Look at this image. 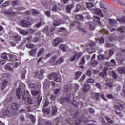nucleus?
<instances>
[{
    "label": "nucleus",
    "instance_id": "9",
    "mask_svg": "<svg viewBox=\"0 0 125 125\" xmlns=\"http://www.w3.org/2000/svg\"><path fill=\"white\" fill-rule=\"evenodd\" d=\"M73 25L74 26L77 27V29H79V30H80V31H82V32H84V33H86L85 29L80 27L81 26V23L78 21H75L73 23Z\"/></svg>",
    "mask_w": 125,
    "mask_h": 125
},
{
    "label": "nucleus",
    "instance_id": "24",
    "mask_svg": "<svg viewBox=\"0 0 125 125\" xmlns=\"http://www.w3.org/2000/svg\"><path fill=\"white\" fill-rule=\"evenodd\" d=\"M94 12L95 14H97V15H99L101 17H103V14H102V13H101V10H100V9H96Z\"/></svg>",
    "mask_w": 125,
    "mask_h": 125
},
{
    "label": "nucleus",
    "instance_id": "5",
    "mask_svg": "<svg viewBox=\"0 0 125 125\" xmlns=\"http://www.w3.org/2000/svg\"><path fill=\"white\" fill-rule=\"evenodd\" d=\"M93 96H94V98L95 99H97V100H99L100 97L103 99V100H104L105 101H107V99L105 98V96H104L103 94H101L99 93H97L95 94H92Z\"/></svg>",
    "mask_w": 125,
    "mask_h": 125
},
{
    "label": "nucleus",
    "instance_id": "12",
    "mask_svg": "<svg viewBox=\"0 0 125 125\" xmlns=\"http://www.w3.org/2000/svg\"><path fill=\"white\" fill-rule=\"evenodd\" d=\"M60 42H61V38H56L54 40V42L53 43V46H57V45H58V44H59V43H60Z\"/></svg>",
    "mask_w": 125,
    "mask_h": 125
},
{
    "label": "nucleus",
    "instance_id": "59",
    "mask_svg": "<svg viewBox=\"0 0 125 125\" xmlns=\"http://www.w3.org/2000/svg\"><path fill=\"white\" fill-rule=\"evenodd\" d=\"M94 82V80L91 78H89L87 80V82H88L89 83H92Z\"/></svg>",
    "mask_w": 125,
    "mask_h": 125
},
{
    "label": "nucleus",
    "instance_id": "11",
    "mask_svg": "<svg viewBox=\"0 0 125 125\" xmlns=\"http://www.w3.org/2000/svg\"><path fill=\"white\" fill-rule=\"evenodd\" d=\"M108 71V67H104L103 69V72H101L99 73V76L105 78V76H107V71Z\"/></svg>",
    "mask_w": 125,
    "mask_h": 125
},
{
    "label": "nucleus",
    "instance_id": "50",
    "mask_svg": "<svg viewBox=\"0 0 125 125\" xmlns=\"http://www.w3.org/2000/svg\"><path fill=\"white\" fill-rule=\"evenodd\" d=\"M112 77L115 80H117V79H118V76L114 71H112Z\"/></svg>",
    "mask_w": 125,
    "mask_h": 125
},
{
    "label": "nucleus",
    "instance_id": "31",
    "mask_svg": "<svg viewBox=\"0 0 125 125\" xmlns=\"http://www.w3.org/2000/svg\"><path fill=\"white\" fill-rule=\"evenodd\" d=\"M90 64L92 67H96V66H97V64H98V62H97V61L94 60L91 62Z\"/></svg>",
    "mask_w": 125,
    "mask_h": 125
},
{
    "label": "nucleus",
    "instance_id": "6",
    "mask_svg": "<svg viewBox=\"0 0 125 125\" xmlns=\"http://www.w3.org/2000/svg\"><path fill=\"white\" fill-rule=\"evenodd\" d=\"M2 13L7 16H15V12L11 10H5L3 11Z\"/></svg>",
    "mask_w": 125,
    "mask_h": 125
},
{
    "label": "nucleus",
    "instance_id": "40",
    "mask_svg": "<svg viewBox=\"0 0 125 125\" xmlns=\"http://www.w3.org/2000/svg\"><path fill=\"white\" fill-rule=\"evenodd\" d=\"M98 60H104L105 59V55H100L97 57Z\"/></svg>",
    "mask_w": 125,
    "mask_h": 125
},
{
    "label": "nucleus",
    "instance_id": "47",
    "mask_svg": "<svg viewBox=\"0 0 125 125\" xmlns=\"http://www.w3.org/2000/svg\"><path fill=\"white\" fill-rule=\"evenodd\" d=\"M2 6L4 7H6V6H9V2L8 1H6L2 4Z\"/></svg>",
    "mask_w": 125,
    "mask_h": 125
},
{
    "label": "nucleus",
    "instance_id": "28",
    "mask_svg": "<svg viewBox=\"0 0 125 125\" xmlns=\"http://www.w3.org/2000/svg\"><path fill=\"white\" fill-rule=\"evenodd\" d=\"M117 31L119 32V33H125V27L123 26H121L117 29Z\"/></svg>",
    "mask_w": 125,
    "mask_h": 125
},
{
    "label": "nucleus",
    "instance_id": "18",
    "mask_svg": "<svg viewBox=\"0 0 125 125\" xmlns=\"http://www.w3.org/2000/svg\"><path fill=\"white\" fill-rule=\"evenodd\" d=\"M11 109L13 111H16L17 110H18V104H17L16 103H13L11 106Z\"/></svg>",
    "mask_w": 125,
    "mask_h": 125
},
{
    "label": "nucleus",
    "instance_id": "62",
    "mask_svg": "<svg viewBox=\"0 0 125 125\" xmlns=\"http://www.w3.org/2000/svg\"><path fill=\"white\" fill-rule=\"evenodd\" d=\"M106 97L107 98H109V99H112V98H113V95L111 94H108L106 95Z\"/></svg>",
    "mask_w": 125,
    "mask_h": 125
},
{
    "label": "nucleus",
    "instance_id": "39",
    "mask_svg": "<svg viewBox=\"0 0 125 125\" xmlns=\"http://www.w3.org/2000/svg\"><path fill=\"white\" fill-rule=\"evenodd\" d=\"M42 111L43 114H44V115H48L49 114V112H50V109H43Z\"/></svg>",
    "mask_w": 125,
    "mask_h": 125
},
{
    "label": "nucleus",
    "instance_id": "52",
    "mask_svg": "<svg viewBox=\"0 0 125 125\" xmlns=\"http://www.w3.org/2000/svg\"><path fill=\"white\" fill-rule=\"evenodd\" d=\"M42 99V96H39L37 99V103H38V105H40V103H41V101Z\"/></svg>",
    "mask_w": 125,
    "mask_h": 125
},
{
    "label": "nucleus",
    "instance_id": "2",
    "mask_svg": "<svg viewBox=\"0 0 125 125\" xmlns=\"http://www.w3.org/2000/svg\"><path fill=\"white\" fill-rule=\"evenodd\" d=\"M48 78L49 80H52V79L55 81V82H59L61 81V78H60V76L58 75V74H56L55 73H53L48 75Z\"/></svg>",
    "mask_w": 125,
    "mask_h": 125
},
{
    "label": "nucleus",
    "instance_id": "17",
    "mask_svg": "<svg viewBox=\"0 0 125 125\" xmlns=\"http://www.w3.org/2000/svg\"><path fill=\"white\" fill-rule=\"evenodd\" d=\"M8 83V82L7 80H3L2 81V85L1 87V88L2 90H3V89H4V88H5V87H6Z\"/></svg>",
    "mask_w": 125,
    "mask_h": 125
},
{
    "label": "nucleus",
    "instance_id": "8",
    "mask_svg": "<svg viewBox=\"0 0 125 125\" xmlns=\"http://www.w3.org/2000/svg\"><path fill=\"white\" fill-rule=\"evenodd\" d=\"M21 25L24 28H28L31 26V22L25 20H22L21 21Z\"/></svg>",
    "mask_w": 125,
    "mask_h": 125
},
{
    "label": "nucleus",
    "instance_id": "55",
    "mask_svg": "<svg viewBox=\"0 0 125 125\" xmlns=\"http://www.w3.org/2000/svg\"><path fill=\"white\" fill-rule=\"evenodd\" d=\"M5 69L7 71H13V68H12V67L9 66H6Z\"/></svg>",
    "mask_w": 125,
    "mask_h": 125
},
{
    "label": "nucleus",
    "instance_id": "36",
    "mask_svg": "<svg viewBox=\"0 0 125 125\" xmlns=\"http://www.w3.org/2000/svg\"><path fill=\"white\" fill-rule=\"evenodd\" d=\"M117 21L119 22V23H125V17H122L120 19H118Z\"/></svg>",
    "mask_w": 125,
    "mask_h": 125
},
{
    "label": "nucleus",
    "instance_id": "41",
    "mask_svg": "<svg viewBox=\"0 0 125 125\" xmlns=\"http://www.w3.org/2000/svg\"><path fill=\"white\" fill-rule=\"evenodd\" d=\"M71 104L73 105L74 107H79V103L77 101H73L71 103Z\"/></svg>",
    "mask_w": 125,
    "mask_h": 125
},
{
    "label": "nucleus",
    "instance_id": "13",
    "mask_svg": "<svg viewBox=\"0 0 125 125\" xmlns=\"http://www.w3.org/2000/svg\"><path fill=\"white\" fill-rule=\"evenodd\" d=\"M85 116L82 115L81 117H80L79 119L75 121V125H81V123L83 122V119Z\"/></svg>",
    "mask_w": 125,
    "mask_h": 125
},
{
    "label": "nucleus",
    "instance_id": "48",
    "mask_svg": "<svg viewBox=\"0 0 125 125\" xmlns=\"http://www.w3.org/2000/svg\"><path fill=\"white\" fill-rule=\"evenodd\" d=\"M87 5V7L89 9L91 8V7H93V4H92V3H87L86 4Z\"/></svg>",
    "mask_w": 125,
    "mask_h": 125
},
{
    "label": "nucleus",
    "instance_id": "19",
    "mask_svg": "<svg viewBox=\"0 0 125 125\" xmlns=\"http://www.w3.org/2000/svg\"><path fill=\"white\" fill-rule=\"evenodd\" d=\"M2 114L4 117H7V116H9V115L10 114V111H9L8 109H3Z\"/></svg>",
    "mask_w": 125,
    "mask_h": 125
},
{
    "label": "nucleus",
    "instance_id": "4",
    "mask_svg": "<svg viewBox=\"0 0 125 125\" xmlns=\"http://www.w3.org/2000/svg\"><path fill=\"white\" fill-rule=\"evenodd\" d=\"M34 77L35 78H37L38 79H41V77L43 76V74H44V70L41 69L40 72L36 71L34 73Z\"/></svg>",
    "mask_w": 125,
    "mask_h": 125
},
{
    "label": "nucleus",
    "instance_id": "57",
    "mask_svg": "<svg viewBox=\"0 0 125 125\" xmlns=\"http://www.w3.org/2000/svg\"><path fill=\"white\" fill-rule=\"evenodd\" d=\"M20 120L21 121V122H23L25 121V116H24V115H21L20 116Z\"/></svg>",
    "mask_w": 125,
    "mask_h": 125
},
{
    "label": "nucleus",
    "instance_id": "27",
    "mask_svg": "<svg viewBox=\"0 0 125 125\" xmlns=\"http://www.w3.org/2000/svg\"><path fill=\"white\" fill-rule=\"evenodd\" d=\"M27 117L29 119H31L32 123H35L36 122V118H35V116L32 114H28L27 115Z\"/></svg>",
    "mask_w": 125,
    "mask_h": 125
},
{
    "label": "nucleus",
    "instance_id": "29",
    "mask_svg": "<svg viewBox=\"0 0 125 125\" xmlns=\"http://www.w3.org/2000/svg\"><path fill=\"white\" fill-rule=\"evenodd\" d=\"M60 48H61L62 51L66 52L67 51V48H68V46L65 45H61L60 46Z\"/></svg>",
    "mask_w": 125,
    "mask_h": 125
},
{
    "label": "nucleus",
    "instance_id": "53",
    "mask_svg": "<svg viewBox=\"0 0 125 125\" xmlns=\"http://www.w3.org/2000/svg\"><path fill=\"white\" fill-rule=\"evenodd\" d=\"M18 4V1L15 0V1H13L12 3V6H16Z\"/></svg>",
    "mask_w": 125,
    "mask_h": 125
},
{
    "label": "nucleus",
    "instance_id": "64",
    "mask_svg": "<svg viewBox=\"0 0 125 125\" xmlns=\"http://www.w3.org/2000/svg\"><path fill=\"white\" fill-rule=\"evenodd\" d=\"M89 112L90 113V114H94V109L90 108H89Z\"/></svg>",
    "mask_w": 125,
    "mask_h": 125
},
{
    "label": "nucleus",
    "instance_id": "23",
    "mask_svg": "<svg viewBox=\"0 0 125 125\" xmlns=\"http://www.w3.org/2000/svg\"><path fill=\"white\" fill-rule=\"evenodd\" d=\"M109 20V23L110 24L111 26H115L117 24V21L113 19H110Z\"/></svg>",
    "mask_w": 125,
    "mask_h": 125
},
{
    "label": "nucleus",
    "instance_id": "35",
    "mask_svg": "<svg viewBox=\"0 0 125 125\" xmlns=\"http://www.w3.org/2000/svg\"><path fill=\"white\" fill-rule=\"evenodd\" d=\"M100 32L101 34H105L106 35L109 34V32L108 31V30H107L105 28L102 29Z\"/></svg>",
    "mask_w": 125,
    "mask_h": 125
},
{
    "label": "nucleus",
    "instance_id": "38",
    "mask_svg": "<svg viewBox=\"0 0 125 125\" xmlns=\"http://www.w3.org/2000/svg\"><path fill=\"white\" fill-rule=\"evenodd\" d=\"M76 19L78 20H83V16L82 15H76Z\"/></svg>",
    "mask_w": 125,
    "mask_h": 125
},
{
    "label": "nucleus",
    "instance_id": "32",
    "mask_svg": "<svg viewBox=\"0 0 125 125\" xmlns=\"http://www.w3.org/2000/svg\"><path fill=\"white\" fill-rule=\"evenodd\" d=\"M38 50L37 48H34L30 51V54L32 56H34L37 53V51Z\"/></svg>",
    "mask_w": 125,
    "mask_h": 125
},
{
    "label": "nucleus",
    "instance_id": "58",
    "mask_svg": "<svg viewBox=\"0 0 125 125\" xmlns=\"http://www.w3.org/2000/svg\"><path fill=\"white\" fill-rule=\"evenodd\" d=\"M32 14H39V13H40V12H39V11L36 9H32Z\"/></svg>",
    "mask_w": 125,
    "mask_h": 125
},
{
    "label": "nucleus",
    "instance_id": "44",
    "mask_svg": "<svg viewBox=\"0 0 125 125\" xmlns=\"http://www.w3.org/2000/svg\"><path fill=\"white\" fill-rule=\"evenodd\" d=\"M82 75V72L81 71H77L76 73V79H79L80 76Z\"/></svg>",
    "mask_w": 125,
    "mask_h": 125
},
{
    "label": "nucleus",
    "instance_id": "16",
    "mask_svg": "<svg viewBox=\"0 0 125 125\" xmlns=\"http://www.w3.org/2000/svg\"><path fill=\"white\" fill-rule=\"evenodd\" d=\"M17 30L18 32H19L20 34H21V35H23V36H26V35H28V33H29L28 31H25L24 30L21 29L20 28H17Z\"/></svg>",
    "mask_w": 125,
    "mask_h": 125
},
{
    "label": "nucleus",
    "instance_id": "33",
    "mask_svg": "<svg viewBox=\"0 0 125 125\" xmlns=\"http://www.w3.org/2000/svg\"><path fill=\"white\" fill-rule=\"evenodd\" d=\"M44 48H42L41 49H40L38 53H37V56L39 57V56H41V55H42V53H43V52H44Z\"/></svg>",
    "mask_w": 125,
    "mask_h": 125
},
{
    "label": "nucleus",
    "instance_id": "10",
    "mask_svg": "<svg viewBox=\"0 0 125 125\" xmlns=\"http://www.w3.org/2000/svg\"><path fill=\"white\" fill-rule=\"evenodd\" d=\"M89 89H90V86H89V85L87 83L84 84L83 88V92H84V93H87V92L89 91Z\"/></svg>",
    "mask_w": 125,
    "mask_h": 125
},
{
    "label": "nucleus",
    "instance_id": "3",
    "mask_svg": "<svg viewBox=\"0 0 125 125\" xmlns=\"http://www.w3.org/2000/svg\"><path fill=\"white\" fill-rule=\"evenodd\" d=\"M69 97L70 98H68V97H63V98H62L60 100V102L61 103V104H63V103H65V102H67L69 103L70 102V101H71V100H73L74 99V98H75L74 94H71L69 96Z\"/></svg>",
    "mask_w": 125,
    "mask_h": 125
},
{
    "label": "nucleus",
    "instance_id": "56",
    "mask_svg": "<svg viewBox=\"0 0 125 125\" xmlns=\"http://www.w3.org/2000/svg\"><path fill=\"white\" fill-rule=\"evenodd\" d=\"M42 26V21L38 23H37L35 26L34 28H40Z\"/></svg>",
    "mask_w": 125,
    "mask_h": 125
},
{
    "label": "nucleus",
    "instance_id": "34",
    "mask_svg": "<svg viewBox=\"0 0 125 125\" xmlns=\"http://www.w3.org/2000/svg\"><path fill=\"white\" fill-rule=\"evenodd\" d=\"M69 90H71V86L65 85L64 88V91L65 92H68Z\"/></svg>",
    "mask_w": 125,
    "mask_h": 125
},
{
    "label": "nucleus",
    "instance_id": "30",
    "mask_svg": "<svg viewBox=\"0 0 125 125\" xmlns=\"http://www.w3.org/2000/svg\"><path fill=\"white\" fill-rule=\"evenodd\" d=\"M57 113V107L54 106L52 108V115H55Z\"/></svg>",
    "mask_w": 125,
    "mask_h": 125
},
{
    "label": "nucleus",
    "instance_id": "25",
    "mask_svg": "<svg viewBox=\"0 0 125 125\" xmlns=\"http://www.w3.org/2000/svg\"><path fill=\"white\" fill-rule=\"evenodd\" d=\"M117 71L120 73V74H123L125 73V67H119Z\"/></svg>",
    "mask_w": 125,
    "mask_h": 125
},
{
    "label": "nucleus",
    "instance_id": "21",
    "mask_svg": "<svg viewBox=\"0 0 125 125\" xmlns=\"http://www.w3.org/2000/svg\"><path fill=\"white\" fill-rule=\"evenodd\" d=\"M62 24H63V23H62L61 20H59L58 21H54L53 25L55 27H56L57 26H60V25H62Z\"/></svg>",
    "mask_w": 125,
    "mask_h": 125
},
{
    "label": "nucleus",
    "instance_id": "43",
    "mask_svg": "<svg viewBox=\"0 0 125 125\" xmlns=\"http://www.w3.org/2000/svg\"><path fill=\"white\" fill-rule=\"evenodd\" d=\"M26 47L27 48L32 49V48H34V47H35V45H34L33 44H26Z\"/></svg>",
    "mask_w": 125,
    "mask_h": 125
},
{
    "label": "nucleus",
    "instance_id": "63",
    "mask_svg": "<svg viewBox=\"0 0 125 125\" xmlns=\"http://www.w3.org/2000/svg\"><path fill=\"white\" fill-rule=\"evenodd\" d=\"M114 54V49H112L109 50V55L110 56H112Z\"/></svg>",
    "mask_w": 125,
    "mask_h": 125
},
{
    "label": "nucleus",
    "instance_id": "60",
    "mask_svg": "<svg viewBox=\"0 0 125 125\" xmlns=\"http://www.w3.org/2000/svg\"><path fill=\"white\" fill-rule=\"evenodd\" d=\"M80 9H81V5L80 4H78L76 6V11H80Z\"/></svg>",
    "mask_w": 125,
    "mask_h": 125
},
{
    "label": "nucleus",
    "instance_id": "37",
    "mask_svg": "<svg viewBox=\"0 0 125 125\" xmlns=\"http://www.w3.org/2000/svg\"><path fill=\"white\" fill-rule=\"evenodd\" d=\"M84 58H85L84 56H83L80 62V65H84V64H85V60H84Z\"/></svg>",
    "mask_w": 125,
    "mask_h": 125
},
{
    "label": "nucleus",
    "instance_id": "46",
    "mask_svg": "<svg viewBox=\"0 0 125 125\" xmlns=\"http://www.w3.org/2000/svg\"><path fill=\"white\" fill-rule=\"evenodd\" d=\"M89 45L90 46V47H92V46H94V45H95V42H94L90 41L89 42Z\"/></svg>",
    "mask_w": 125,
    "mask_h": 125
},
{
    "label": "nucleus",
    "instance_id": "61",
    "mask_svg": "<svg viewBox=\"0 0 125 125\" xmlns=\"http://www.w3.org/2000/svg\"><path fill=\"white\" fill-rule=\"evenodd\" d=\"M79 116V111H77V112H75V114L73 115V118H77Z\"/></svg>",
    "mask_w": 125,
    "mask_h": 125
},
{
    "label": "nucleus",
    "instance_id": "7",
    "mask_svg": "<svg viewBox=\"0 0 125 125\" xmlns=\"http://www.w3.org/2000/svg\"><path fill=\"white\" fill-rule=\"evenodd\" d=\"M12 40L16 42V43H19V42H21V36L18 34H16L12 37Z\"/></svg>",
    "mask_w": 125,
    "mask_h": 125
},
{
    "label": "nucleus",
    "instance_id": "1",
    "mask_svg": "<svg viewBox=\"0 0 125 125\" xmlns=\"http://www.w3.org/2000/svg\"><path fill=\"white\" fill-rule=\"evenodd\" d=\"M94 18H96V20H94V23L93 22L89 23V28L91 31H94L95 30V26L96 24L100 26H101V21H100V18L99 17H97L96 16H94Z\"/></svg>",
    "mask_w": 125,
    "mask_h": 125
},
{
    "label": "nucleus",
    "instance_id": "14",
    "mask_svg": "<svg viewBox=\"0 0 125 125\" xmlns=\"http://www.w3.org/2000/svg\"><path fill=\"white\" fill-rule=\"evenodd\" d=\"M17 97L20 99L22 96V89L20 88H19L17 89Z\"/></svg>",
    "mask_w": 125,
    "mask_h": 125
},
{
    "label": "nucleus",
    "instance_id": "45",
    "mask_svg": "<svg viewBox=\"0 0 125 125\" xmlns=\"http://www.w3.org/2000/svg\"><path fill=\"white\" fill-rule=\"evenodd\" d=\"M31 92H32V95H34V96H36V95H38L40 93L39 91H35V90L32 91Z\"/></svg>",
    "mask_w": 125,
    "mask_h": 125
},
{
    "label": "nucleus",
    "instance_id": "42",
    "mask_svg": "<svg viewBox=\"0 0 125 125\" xmlns=\"http://www.w3.org/2000/svg\"><path fill=\"white\" fill-rule=\"evenodd\" d=\"M104 118L105 120H106L107 122L109 123V124H113V121H112L111 119L109 118V117L105 116Z\"/></svg>",
    "mask_w": 125,
    "mask_h": 125
},
{
    "label": "nucleus",
    "instance_id": "15",
    "mask_svg": "<svg viewBox=\"0 0 125 125\" xmlns=\"http://www.w3.org/2000/svg\"><path fill=\"white\" fill-rule=\"evenodd\" d=\"M43 83L44 88H49V86H50V82H49V81H47V80H45Z\"/></svg>",
    "mask_w": 125,
    "mask_h": 125
},
{
    "label": "nucleus",
    "instance_id": "20",
    "mask_svg": "<svg viewBox=\"0 0 125 125\" xmlns=\"http://www.w3.org/2000/svg\"><path fill=\"white\" fill-rule=\"evenodd\" d=\"M64 62V59L63 58H60V59L56 62V63H54V65H60L62 63Z\"/></svg>",
    "mask_w": 125,
    "mask_h": 125
},
{
    "label": "nucleus",
    "instance_id": "51",
    "mask_svg": "<svg viewBox=\"0 0 125 125\" xmlns=\"http://www.w3.org/2000/svg\"><path fill=\"white\" fill-rule=\"evenodd\" d=\"M99 42L100 43H104V38L101 37V38H99Z\"/></svg>",
    "mask_w": 125,
    "mask_h": 125
},
{
    "label": "nucleus",
    "instance_id": "26",
    "mask_svg": "<svg viewBox=\"0 0 125 125\" xmlns=\"http://www.w3.org/2000/svg\"><path fill=\"white\" fill-rule=\"evenodd\" d=\"M74 8V5H68L66 6V11L68 13H70L71 12V9Z\"/></svg>",
    "mask_w": 125,
    "mask_h": 125
},
{
    "label": "nucleus",
    "instance_id": "22",
    "mask_svg": "<svg viewBox=\"0 0 125 125\" xmlns=\"http://www.w3.org/2000/svg\"><path fill=\"white\" fill-rule=\"evenodd\" d=\"M117 102V103H118V104H120L121 103V102H123V101H120V100H117L116 102H114L113 104L114 105V109H116V110H120V107H119V106L117 105V104L116 103Z\"/></svg>",
    "mask_w": 125,
    "mask_h": 125
},
{
    "label": "nucleus",
    "instance_id": "54",
    "mask_svg": "<svg viewBox=\"0 0 125 125\" xmlns=\"http://www.w3.org/2000/svg\"><path fill=\"white\" fill-rule=\"evenodd\" d=\"M80 87V86H79V84H74V89L75 90H77V89H79V88Z\"/></svg>",
    "mask_w": 125,
    "mask_h": 125
},
{
    "label": "nucleus",
    "instance_id": "49",
    "mask_svg": "<svg viewBox=\"0 0 125 125\" xmlns=\"http://www.w3.org/2000/svg\"><path fill=\"white\" fill-rule=\"evenodd\" d=\"M2 58H3V59H5V60H7V54H6V53H3L2 54Z\"/></svg>",
    "mask_w": 125,
    "mask_h": 125
}]
</instances>
